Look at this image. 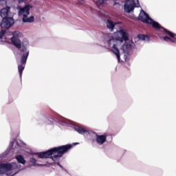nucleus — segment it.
I'll return each instance as SVG.
<instances>
[{
  "mask_svg": "<svg viewBox=\"0 0 176 176\" xmlns=\"http://www.w3.org/2000/svg\"><path fill=\"white\" fill-rule=\"evenodd\" d=\"M75 145H79V142H75L72 144L62 145L58 147H54L47 151L37 153L39 159H52L54 162L61 159L67 152L72 149Z\"/></svg>",
  "mask_w": 176,
  "mask_h": 176,
  "instance_id": "f257e3e1",
  "label": "nucleus"
},
{
  "mask_svg": "<svg viewBox=\"0 0 176 176\" xmlns=\"http://www.w3.org/2000/svg\"><path fill=\"white\" fill-rule=\"evenodd\" d=\"M119 34L121 37H118L117 38H113L112 36L111 37V35L109 34H103L102 41L104 43H107L109 47L112 48L113 53L116 56L118 63H120V51L118 50L116 44L118 42L122 43L124 41V42H127V41H129V33L126 30L121 29L119 31Z\"/></svg>",
  "mask_w": 176,
  "mask_h": 176,
  "instance_id": "f03ea898",
  "label": "nucleus"
},
{
  "mask_svg": "<svg viewBox=\"0 0 176 176\" xmlns=\"http://www.w3.org/2000/svg\"><path fill=\"white\" fill-rule=\"evenodd\" d=\"M139 19L141 20V21H142V23H144L145 24H151L153 28H155V30H163V31L165 32V33L167 34V35L169 36H173L174 35L173 32H170L168 30L164 28L159 23L151 18L149 14L146 13L144 10H141L139 14Z\"/></svg>",
  "mask_w": 176,
  "mask_h": 176,
  "instance_id": "7ed1b4c3",
  "label": "nucleus"
},
{
  "mask_svg": "<svg viewBox=\"0 0 176 176\" xmlns=\"http://www.w3.org/2000/svg\"><path fill=\"white\" fill-rule=\"evenodd\" d=\"M21 170V165L18 163H2L0 164V174L3 175L6 174L7 176H14Z\"/></svg>",
  "mask_w": 176,
  "mask_h": 176,
  "instance_id": "20e7f679",
  "label": "nucleus"
},
{
  "mask_svg": "<svg viewBox=\"0 0 176 176\" xmlns=\"http://www.w3.org/2000/svg\"><path fill=\"white\" fill-rule=\"evenodd\" d=\"M30 9H32V6L30 4H27L23 8H18V14L20 17H22L23 23H34L35 21V17L34 16L28 17Z\"/></svg>",
  "mask_w": 176,
  "mask_h": 176,
  "instance_id": "39448f33",
  "label": "nucleus"
},
{
  "mask_svg": "<svg viewBox=\"0 0 176 176\" xmlns=\"http://www.w3.org/2000/svg\"><path fill=\"white\" fill-rule=\"evenodd\" d=\"M58 124H60L61 126H66L67 127H72L74 129L75 131H76L77 133H78V134H81L83 135L85 133H88L89 134V131H87V129L81 127L80 126L78 125H75L74 124V122H72V121L69 120H67L64 118H60L58 120Z\"/></svg>",
  "mask_w": 176,
  "mask_h": 176,
  "instance_id": "423d86ee",
  "label": "nucleus"
},
{
  "mask_svg": "<svg viewBox=\"0 0 176 176\" xmlns=\"http://www.w3.org/2000/svg\"><path fill=\"white\" fill-rule=\"evenodd\" d=\"M21 53L23 54L21 57V65H18V71L21 79L23 76V72L24 71V68H25V64L27 63L28 56H30V50L27 49V46L24 45V44H22Z\"/></svg>",
  "mask_w": 176,
  "mask_h": 176,
  "instance_id": "0eeeda50",
  "label": "nucleus"
},
{
  "mask_svg": "<svg viewBox=\"0 0 176 176\" xmlns=\"http://www.w3.org/2000/svg\"><path fill=\"white\" fill-rule=\"evenodd\" d=\"M20 144H22V145H25V143H24L21 140H16V139H13L10 143L8 148L7 149L6 152H9L10 149H13L14 153H20L21 152V146Z\"/></svg>",
  "mask_w": 176,
  "mask_h": 176,
  "instance_id": "6e6552de",
  "label": "nucleus"
},
{
  "mask_svg": "<svg viewBox=\"0 0 176 176\" xmlns=\"http://www.w3.org/2000/svg\"><path fill=\"white\" fill-rule=\"evenodd\" d=\"M14 24V19L13 17L8 16V18H4L1 20L0 23V27L2 30H9Z\"/></svg>",
  "mask_w": 176,
  "mask_h": 176,
  "instance_id": "1a4fd4ad",
  "label": "nucleus"
},
{
  "mask_svg": "<svg viewBox=\"0 0 176 176\" xmlns=\"http://www.w3.org/2000/svg\"><path fill=\"white\" fill-rule=\"evenodd\" d=\"M89 135H95L96 137V141L98 145H104L105 144V142L107 141V135L105 134L103 135H98L97 133L89 131Z\"/></svg>",
  "mask_w": 176,
  "mask_h": 176,
  "instance_id": "9d476101",
  "label": "nucleus"
},
{
  "mask_svg": "<svg viewBox=\"0 0 176 176\" xmlns=\"http://www.w3.org/2000/svg\"><path fill=\"white\" fill-rule=\"evenodd\" d=\"M21 35V33L19 32H15L13 33V36L11 38V42L14 46L16 47V49H21V41H20V36Z\"/></svg>",
  "mask_w": 176,
  "mask_h": 176,
  "instance_id": "9b49d317",
  "label": "nucleus"
},
{
  "mask_svg": "<svg viewBox=\"0 0 176 176\" xmlns=\"http://www.w3.org/2000/svg\"><path fill=\"white\" fill-rule=\"evenodd\" d=\"M135 44L133 41H129L128 43H125L122 47L121 50L129 56V53H130V50L134 48Z\"/></svg>",
  "mask_w": 176,
  "mask_h": 176,
  "instance_id": "f8f14e48",
  "label": "nucleus"
},
{
  "mask_svg": "<svg viewBox=\"0 0 176 176\" xmlns=\"http://www.w3.org/2000/svg\"><path fill=\"white\" fill-rule=\"evenodd\" d=\"M118 24H122V22L116 23V22H113V21L111 19H107L106 21V25L108 30L111 31V32H113V30H115V26L118 25Z\"/></svg>",
  "mask_w": 176,
  "mask_h": 176,
  "instance_id": "ddd939ff",
  "label": "nucleus"
},
{
  "mask_svg": "<svg viewBox=\"0 0 176 176\" xmlns=\"http://www.w3.org/2000/svg\"><path fill=\"white\" fill-rule=\"evenodd\" d=\"M53 118L46 116H41L39 119V123H45L46 124H53Z\"/></svg>",
  "mask_w": 176,
  "mask_h": 176,
  "instance_id": "4468645a",
  "label": "nucleus"
},
{
  "mask_svg": "<svg viewBox=\"0 0 176 176\" xmlns=\"http://www.w3.org/2000/svg\"><path fill=\"white\" fill-rule=\"evenodd\" d=\"M10 14V7L6 6V8H2L0 10V16L2 19H7Z\"/></svg>",
  "mask_w": 176,
  "mask_h": 176,
  "instance_id": "2eb2a0df",
  "label": "nucleus"
},
{
  "mask_svg": "<svg viewBox=\"0 0 176 176\" xmlns=\"http://www.w3.org/2000/svg\"><path fill=\"white\" fill-rule=\"evenodd\" d=\"M137 38H138L140 41H144V42H150L151 41L149 36L145 34H138Z\"/></svg>",
  "mask_w": 176,
  "mask_h": 176,
  "instance_id": "dca6fc26",
  "label": "nucleus"
},
{
  "mask_svg": "<svg viewBox=\"0 0 176 176\" xmlns=\"http://www.w3.org/2000/svg\"><path fill=\"white\" fill-rule=\"evenodd\" d=\"M15 159L17 160L18 162H14L17 163L18 164H25V159H24V157L21 155H16ZM13 163V162H11Z\"/></svg>",
  "mask_w": 176,
  "mask_h": 176,
  "instance_id": "f3484780",
  "label": "nucleus"
},
{
  "mask_svg": "<svg viewBox=\"0 0 176 176\" xmlns=\"http://www.w3.org/2000/svg\"><path fill=\"white\" fill-rule=\"evenodd\" d=\"M107 2L108 0H96V3L98 6H104V5H107Z\"/></svg>",
  "mask_w": 176,
  "mask_h": 176,
  "instance_id": "a211bd4d",
  "label": "nucleus"
},
{
  "mask_svg": "<svg viewBox=\"0 0 176 176\" xmlns=\"http://www.w3.org/2000/svg\"><path fill=\"white\" fill-rule=\"evenodd\" d=\"M114 3L113 5L114 9H120L122 8V4L119 3V0H113Z\"/></svg>",
  "mask_w": 176,
  "mask_h": 176,
  "instance_id": "6ab92c4d",
  "label": "nucleus"
},
{
  "mask_svg": "<svg viewBox=\"0 0 176 176\" xmlns=\"http://www.w3.org/2000/svg\"><path fill=\"white\" fill-rule=\"evenodd\" d=\"M30 163H32L33 167H36V166H42V164H36V160L34 157L30 159Z\"/></svg>",
  "mask_w": 176,
  "mask_h": 176,
  "instance_id": "aec40b11",
  "label": "nucleus"
},
{
  "mask_svg": "<svg viewBox=\"0 0 176 176\" xmlns=\"http://www.w3.org/2000/svg\"><path fill=\"white\" fill-rule=\"evenodd\" d=\"M6 29H2L0 32V39H2L5 35V34H6Z\"/></svg>",
  "mask_w": 176,
  "mask_h": 176,
  "instance_id": "412c9836",
  "label": "nucleus"
},
{
  "mask_svg": "<svg viewBox=\"0 0 176 176\" xmlns=\"http://www.w3.org/2000/svg\"><path fill=\"white\" fill-rule=\"evenodd\" d=\"M163 41H164L165 42H168L169 41H171V38L168 37V36H165L163 38Z\"/></svg>",
  "mask_w": 176,
  "mask_h": 176,
  "instance_id": "4be33fe9",
  "label": "nucleus"
},
{
  "mask_svg": "<svg viewBox=\"0 0 176 176\" xmlns=\"http://www.w3.org/2000/svg\"><path fill=\"white\" fill-rule=\"evenodd\" d=\"M56 164H57V166H59V167H60V168H62V170H64V167H63V166H61V164H60V162H57V163H56Z\"/></svg>",
  "mask_w": 176,
  "mask_h": 176,
  "instance_id": "5701e85b",
  "label": "nucleus"
},
{
  "mask_svg": "<svg viewBox=\"0 0 176 176\" xmlns=\"http://www.w3.org/2000/svg\"><path fill=\"white\" fill-rule=\"evenodd\" d=\"M28 0H19V3H23V2H27Z\"/></svg>",
  "mask_w": 176,
  "mask_h": 176,
  "instance_id": "b1692460",
  "label": "nucleus"
},
{
  "mask_svg": "<svg viewBox=\"0 0 176 176\" xmlns=\"http://www.w3.org/2000/svg\"><path fill=\"white\" fill-rule=\"evenodd\" d=\"M170 42H173V43H176V41L173 38H171Z\"/></svg>",
  "mask_w": 176,
  "mask_h": 176,
  "instance_id": "393cba45",
  "label": "nucleus"
},
{
  "mask_svg": "<svg viewBox=\"0 0 176 176\" xmlns=\"http://www.w3.org/2000/svg\"><path fill=\"white\" fill-rule=\"evenodd\" d=\"M172 34H173V36H170V38H175L176 36V34H174L173 32H172Z\"/></svg>",
  "mask_w": 176,
  "mask_h": 176,
  "instance_id": "a878e982",
  "label": "nucleus"
},
{
  "mask_svg": "<svg viewBox=\"0 0 176 176\" xmlns=\"http://www.w3.org/2000/svg\"><path fill=\"white\" fill-rule=\"evenodd\" d=\"M2 157V156L0 155V159Z\"/></svg>",
  "mask_w": 176,
  "mask_h": 176,
  "instance_id": "bb28decb",
  "label": "nucleus"
}]
</instances>
